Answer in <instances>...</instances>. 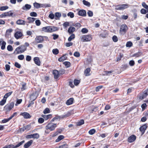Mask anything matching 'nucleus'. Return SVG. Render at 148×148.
Returning a JSON list of instances; mask_svg holds the SVG:
<instances>
[{
  "instance_id": "obj_16",
  "label": "nucleus",
  "mask_w": 148,
  "mask_h": 148,
  "mask_svg": "<svg viewBox=\"0 0 148 148\" xmlns=\"http://www.w3.org/2000/svg\"><path fill=\"white\" fill-rule=\"evenodd\" d=\"M33 142V140H31L27 142L24 145V148H28L32 145Z\"/></svg>"
},
{
  "instance_id": "obj_32",
  "label": "nucleus",
  "mask_w": 148,
  "mask_h": 148,
  "mask_svg": "<svg viewBox=\"0 0 148 148\" xmlns=\"http://www.w3.org/2000/svg\"><path fill=\"white\" fill-rule=\"evenodd\" d=\"M64 138V136L63 135H60L58 137V138L56 140V142H58L61 140L63 139Z\"/></svg>"
},
{
  "instance_id": "obj_60",
  "label": "nucleus",
  "mask_w": 148,
  "mask_h": 148,
  "mask_svg": "<svg viewBox=\"0 0 148 148\" xmlns=\"http://www.w3.org/2000/svg\"><path fill=\"white\" fill-rule=\"evenodd\" d=\"M147 12V10H146L145 9L143 8L140 10V13L142 14H145Z\"/></svg>"
},
{
  "instance_id": "obj_11",
  "label": "nucleus",
  "mask_w": 148,
  "mask_h": 148,
  "mask_svg": "<svg viewBox=\"0 0 148 148\" xmlns=\"http://www.w3.org/2000/svg\"><path fill=\"white\" fill-rule=\"evenodd\" d=\"M34 63L37 65L40 66V65L41 62L39 58L38 57H35L34 58Z\"/></svg>"
},
{
  "instance_id": "obj_37",
  "label": "nucleus",
  "mask_w": 148,
  "mask_h": 148,
  "mask_svg": "<svg viewBox=\"0 0 148 148\" xmlns=\"http://www.w3.org/2000/svg\"><path fill=\"white\" fill-rule=\"evenodd\" d=\"M6 44V43L5 41H3L2 42V45L1 47V49L2 50H3L5 49Z\"/></svg>"
},
{
  "instance_id": "obj_62",
  "label": "nucleus",
  "mask_w": 148,
  "mask_h": 148,
  "mask_svg": "<svg viewBox=\"0 0 148 148\" xmlns=\"http://www.w3.org/2000/svg\"><path fill=\"white\" fill-rule=\"evenodd\" d=\"M88 15L89 17H91L93 15V12L90 10H89L87 12Z\"/></svg>"
},
{
  "instance_id": "obj_35",
  "label": "nucleus",
  "mask_w": 148,
  "mask_h": 148,
  "mask_svg": "<svg viewBox=\"0 0 148 148\" xmlns=\"http://www.w3.org/2000/svg\"><path fill=\"white\" fill-rule=\"evenodd\" d=\"M34 7L37 9L39 8L40 7V4L35 2L33 4Z\"/></svg>"
},
{
  "instance_id": "obj_31",
  "label": "nucleus",
  "mask_w": 148,
  "mask_h": 148,
  "mask_svg": "<svg viewBox=\"0 0 148 148\" xmlns=\"http://www.w3.org/2000/svg\"><path fill=\"white\" fill-rule=\"evenodd\" d=\"M55 19L56 20L59 19V18L61 16V14L60 12H57L55 13Z\"/></svg>"
},
{
  "instance_id": "obj_8",
  "label": "nucleus",
  "mask_w": 148,
  "mask_h": 148,
  "mask_svg": "<svg viewBox=\"0 0 148 148\" xmlns=\"http://www.w3.org/2000/svg\"><path fill=\"white\" fill-rule=\"evenodd\" d=\"M20 115L23 116L24 118L25 119H29L31 117V116L30 114L27 112H21Z\"/></svg>"
},
{
  "instance_id": "obj_15",
  "label": "nucleus",
  "mask_w": 148,
  "mask_h": 148,
  "mask_svg": "<svg viewBox=\"0 0 148 148\" xmlns=\"http://www.w3.org/2000/svg\"><path fill=\"white\" fill-rule=\"evenodd\" d=\"M53 73L54 76V78L57 79L59 77V73L58 71L55 70L53 71Z\"/></svg>"
},
{
  "instance_id": "obj_59",
  "label": "nucleus",
  "mask_w": 148,
  "mask_h": 148,
  "mask_svg": "<svg viewBox=\"0 0 148 148\" xmlns=\"http://www.w3.org/2000/svg\"><path fill=\"white\" fill-rule=\"evenodd\" d=\"M10 120H11V119H10V118L9 117V118H8V119H3L2 121V122L3 123H6L9 121Z\"/></svg>"
},
{
  "instance_id": "obj_29",
  "label": "nucleus",
  "mask_w": 148,
  "mask_h": 148,
  "mask_svg": "<svg viewBox=\"0 0 148 148\" xmlns=\"http://www.w3.org/2000/svg\"><path fill=\"white\" fill-rule=\"evenodd\" d=\"M71 114L70 112H68L66 114H65L64 115H62L61 116V118H66L70 116Z\"/></svg>"
},
{
  "instance_id": "obj_34",
  "label": "nucleus",
  "mask_w": 148,
  "mask_h": 148,
  "mask_svg": "<svg viewBox=\"0 0 148 148\" xmlns=\"http://www.w3.org/2000/svg\"><path fill=\"white\" fill-rule=\"evenodd\" d=\"M83 3L84 4L88 7H90V2L87 1L85 0H83Z\"/></svg>"
},
{
  "instance_id": "obj_6",
  "label": "nucleus",
  "mask_w": 148,
  "mask_h": 148,
  "mask_svg": "<svg viewBox=\"0 0 148 148\" xmlns=\"http://www.w3.org/2000/svg\"><path fill=\"white\" fill-rule=\"evenodd\" d=\"M14 106V103L12 102L9 104H7L4 107V109L7 111H8L11 110Z\"/></svg>"
},
{
  "instance_id": "obj_19",
  "label": "nucleus",
  "mask_w": 148,
  "mask_h": 148,
  "mask_svg": "<svg viewBox=\"0 0 148 148\" xmlns=\"http://www.w3.org/2000/svg\"><path fill=\"white\" fill-rule=\"evenodd\" d=\"M86 12L84 10H81L79 11L78 14L80 16H86Z\"/></svg>"
},
{
  "instance_id": "obj_64",
  "label": "nucleus",
  "mask_w": 148,
  "mask_h": 148,
  "mask_svg": "<svg viewBox=\"0 0 148 148\" xmlns=\"http://www.w3.org/2000/svg\"><path fill=\"white\" fill-rule=\"evenodd\" d=\"M69 23L67 22L64 23L63 24L64 27L65 28L67 26H69Z\"/></svg>"
},
{
  "instance_id": "obj_61",
  "label": "nucleus",
  "mask_w": 148,
  "mask_h": 148,
  "mask_svg": "<svg viewBox=\"0 0 148 148\" xmlns=\"http://www.w3.org/2000/svg\"><path fill=\"white\" fill-rule=\"evenodd\" d=\"M48 17L51 19H53L54 18V15L52 13H50Z\"/></svg>"
},
{
  "instance_id": "obj_30",
  "label": "nucleus",
  "mask_w": 148,
  "mask_h": 148,
  "mask_svg": "<svg viewBox=\"0 0 148 148\" xmlns=\"http://www.w3.org/2000/svg\"><path fill=\"white\" fill-rule=\"evenodd\" d=\"M67 57L66 55H64L58 59V61L60 62H62L66 59Z\"/></svg>"
},
{
  "instance_id": "obj_38",
  "label": "nucleus",
  "mask_w": 148,
  "mask_h": 148,
  "mask_svg": "<svg viewBox=\"0 0 148 148\" xmlns=\"http://www.w3.org/2000/svg\"><path fill=\"white\" fill-rule=\"evenodd\" d=\"M12 93V92H10L8 93H6L4 96L3 98L5 99H6V100L7 98L9 97L10 96Z\"/></svg>"
},
{
  "instance_id": "obj_55",
  "label": "nucleus",
  "mask_w": 148,
  "mask_h": 148,
  "mask_svg": "<svg viewBox=\"0 0 148 148\" xmlns=\"http://www.w3.org/2000/svg\"><path fill=\"white\" fill-rule=\"evenodd\" d=\"M7 49L9 51H12L13 50V48L11 45H9L7 47Z\"/></svg>"
},
{
  "instance_id": "obj_12",
  "label": "nucleus",
  "mask_w": 148,
  "mask_h": 148,
  "mask_svg": "<svg viewBox=\"0 0 148 148\" xmlns=\"http://www.w3.org/2000/svg\"><path fill=\"white\" fill-rule=\"evenodd\" d=\"M136 136L133 135L129 137L128 138L127 140L129 143H132L136 140Z\"/></svg>"
},
{
  "instance_id": "obj_43",
  "label": "nucleus",
  "mask_w": 148,
  "mask_h": 148,
  "mask_svg": "<svg viewBox=\"0 0 148 148\" xmlns=\"http://www.w3.org/2000/svg\"><path fill=\"white\" fill-rule=\"evenodd\" d=\"M64 64L67 68H68L70 66L71 63L69 62H64Z\"/></svg>"
},
{
  "instance_id": "obj_47",
  "label": "nucleus",
  "mask_w": 148,
  "mask_h": 148,
  "mask_svg": "<svg viewBox=\"0 0 148 148\" xmlns=\"http://www.w3.org/2000/svg\"><path fill=\"white\" fill-rule=\"evenodd\" d=\"M142 5V6L147 10V12H148V5H147L145 2H143Z\"/></svg>"
},
{
  "instance_id": "obj_27",
  "label": "nucleus",
  "mask_w": 148,
  "mask_h": 148,
  "mask_svg": "<svg viewBox=\"0 0 148 148\" xmlns=\"http://www.w3.org/2000/svg\"><path fill=\"white\" fill-rule=\"evenodd\" d=\"M90 68H87L84 71V74L86 76H88L90 75L89 73L90 72Z\"/></svg>"
},
{
  "instance_id": "obj_50",
  "label": "nucleus",
  "mask_w": 148,
  "mask_h": 148,
  "mask_svg": "<svg viewBox=\"0 0 148 148\" xmlns=\"http://www.w3.org/2000/svg\"><path fill=\"white\" fill-rule=\"evenodd\" d=\"M72 25L75 27H77L78 28H79L81 26L80 24L79 23H73Z\"/></svg>"
},
{
  "instance_id": "obj_57",
  "label": "nucleus",
  "mask_w": 148,
  "mask_h": 148,
  "mask_svg": "<svg viewBox=\"0 0 148 148\" xmlns=\"http://www.w3.org/2000/svg\"><path fill=\"white\" fill-rule=\"evenodd\" d=\"M80 82V81L79 80H77V79H75L74 81V84L76 85H77Z\"/></svg>"
},
{
  "instance_id": "obj_41",
  "label": "nucleus",
  "mask_w": 148,
  "mask_h": 148,
  "mask_svg": "<svg viewBox=\"0 0 148 148\" xmlns=\"http://www.w3.org/2000/svg\"><path fill=\"white\" fill-rule=\"evenodd\" d=\"M84 123V121L83 119L80 120L79 122L77 123V126H80Z\"/></svg>"
},
{
  "instance_id": "obj_1",
  "label": "nucleus",
  "mask_w": 148,
  "mask_h": 148,
  "mask_svg": "<svg viewBox=\"0 0 148 148\" xmlns=\"http://www.w3.org/2000/svg\"><path fill=\"white\" fill-rule=\"evenodd\" d=\"M27 50V47L24 45H21L16 48L13 52L14 54H18L23 53Z\"/></svg>"
},
{
  "instance_id": "obj_9",
  "label": "nucleus",
  "mask_w": 148,
  "mask_h": 148,
  "mask_svg": "<svg viewBox=\"0 0 148 148\" xmlns=\"http://www.w3.org/2000/svg\"><path fill=\"white\" fill-rule=\"evenodd\" d=\"M43 40V37L41 36H37L35 38V41L37 43L42 42Z\"/></svg>"
},
{
  "instance_id": "obj_24",
  "label": "nucleus",
  "mask_w": 148,
  "mask_h": 148,
  "mask_svg": "<svg viewBox=\"0 0 148 148\" xmlns=\"http://www.w3.org/2000/svg\"><path fill=\"white\" fill-rule=\"evenodd\" d=\"M36 93H33L32 94V95L30 96V99L31 100H32L33 101H34L35 100L37 96L36 95Z\"/></svg>"
},
{
  "instance_id": "obj_22",
  "label": "nucleus",
  "mask_w": 148,
  "mask_h": 148,
  "mask_svg": "<svg viewBox=\"0 0 148 148\" xmlns=\"http://www.w3.org/2000/svg\"><path fill=\"white\" fill-rule=\"evenodd\" d=\"M74 99L73 98H70L67 100L66 104L67 105H69L72 104L73 101Z\"/></svg>"
},
{
  "instance_id": "obj_2",
  "label": "nucleus",
  "mask_w": 148,
  "mask_h": 148,
  "mask_svg": "<svg viewBox=\"0 0 148 148\" xmlns=\"http://www.w3.org/2000/svg\"><path fill=\"white\" fill-rule=\"evenodd\" d=\"M56 127L57 125L56 124L50 122L48 123L46 126L45 129L46 130H49L50 131H52L55 130Z\"/></svg>"
},
{
  "instance_id": "obj_58",
  "label": "nucleus",
  "mask_w": 148,
  "mask_h": 148,
  "mask_svg": "<svg viewBox=\"0 0 148 148\" xmlns=\"http://www.w3.org/2000/svg\"><path fill=\"white\" fill-rule=\"evenodd\" d=\"M32 135L33 138H38L39 137V135L38 133L34 134Z\"/></svg>"
},
{
  "instance_id": "obj_63",
  "label": "nucleus",
  "mask_w": 148,
  "mask_h": 148,
  "mask_svg": "<svg viewBox=\"0 0 148 148\" xmlns=\"http://www.w3.org/2000/svg\"><path fill=\"white\" fill-rule=\"evenodd\" d=\"M30 15L31 16L36 17L37 16V14L36 12H32L30 13Z\"/></svg>"
},
{
  "instance_id": "obj_56",
  "label": "nucleus",
  "mask_w": 148,
  "mask_h": 148,
  "mask_svg": "<svg viewBox=\"0 0 148 148\" xmlns=\"http://www.w3.org/2000/svg\"><path fill=\"white\" fill-rule=\"evenodd\" d=\"M60 75H62L65 73V70L63 69H61L58 71Z\"/></svg>"
},
{
  "instance_id": "obj_53",
  "label": "nucleus",
  "mask_w": 148,
  "mask_h": 148,
  "mask_svg": "<svg viewBox=\"0 0 148 148\" xmlns=\"http://www.w3.org/2000/svg\"><path fill=\"white\" fill-rule=\"evenodd\" d=\"M43 112L44 114H46L49 113L50 111L49 108H47L44 110Z\"/></svg>"
},
{
  "instance_id": "obj_46",
  "label": "nucleus",
  "mask_w": 148,
  "mask_h": 148,
  "mask_svg": "<svg viewBox=\"0 0 148 148\" xmlns=\"http://www.w3.org/2000/svg\"><path fill=\"white\" fill-rule=\"evenodd\" d=\"M95 132V130L93 129L90 130L88 132V133L90 135H93Z\"/></svg>"
},
{
  "instance_id": "obj_18",
  "label": "nucleus",
  "mask_w": 148,
  "mask_h": 148,
  "mask_svg": "<svg viewBox=\"0 0 148 148\" xmlns=\"http://www.w3.org/2000/svg\"><path fill=\"white\" fill-rule=\"evenodd\" d=\"M25 21L22 19H18L16 22L17 24L19 25H24L26 24Z\"/></svg>"
},
{
  "instance_id": "obj_21",
  "label": "nucleus",
  "mask_w": 148,
  "mask_h": 148,
  "mask_svg": "<svg viewBox=\"0 0 148 148\" xmlns=\"http://www.w3.org/2000/svg\"><path fill=\"white\" fill-rule=\"evenodd\" d=\"M42 116L43 117L45 120H47L49 119H51L52 116V114H49L47 115H42Z\"/></svg>"
},
{
  "instance_id": "obj_52",
  "label": "nucleus",
  "mask_w": 148,
  "mask_h": 148,
  "mask_svg": "<svg viewBox=\"0 0 148 148\" xmlns=\"http://www.w3.org/2000/svg\"><path fill=\"white\" fill-rule=\"evenodd\" d=\"M18 58L20 60H23L24 58V56L22 54L18 56Z\"/></svg>"
},
{
  "instance_id": "obj_49",
  "label": "nucleus",
  "mask_w": 148,
  "mask_h": 148,
  "mask_svg": "<svg viewBox=\"0 0 148 148\" xmlns=\"http://www.w3.org/2000/svg\"><path fill=\"white\" fill-rule=\"evenodd\" d=\"M67 16L71 18H73L74 17V13L71 12H70L67 14Z\"/></svg>"
},
{
  "instance_id": "obj_10",
  "label": "nucleus",
  "mask_w": 148,
  "mask_h": 148,
  "mask_svg": "<svg viewBox=\"0 0 148 148\" xmlns=\"http://www.w3.org/2000/svg\"><path fill=\"white\" fill-rule=\"evenodd\" d=\"M147 127L146 124H145L144 125L140 126L139 128L140 131L142 133V134H143L145 132V131Z\"/></svg>"
},
{
  "instance_id": "obj_17",
  "label": "nucleus",
  "mask_w": 148,
  "mask_h": 148,
  "mask_svg": "<svg viewBox=\"0 0 148 148\" xmlns=\"http://www.w3.org/2000/svg\"><path fill=\"white\" fill-rule=\"evenodd\" d=\"M58 30L57 27L55 26H49V33L54 32Z\"/></svg>"
},
{
  "instance_id": "obj_20",
  "label": "nucleus",
  "mask_w": 148,
  "mask_h": 148,
  "mask_svg": "<svg viewBox=\"0 0 148 148\" xmlns=\"http://www.w3.org/2000/svg\"><path fill=\"white\" fill-rule=\"evenodd\" d=\"M75 30V28L73 27H70L68 29V32L70 34H72Z\"/></svg>"
},
{
  "instance_id": "obj_4",
  "label": "nucleus",
  "mask_w": 148,
  "mask_h": 148,
  "mask_svg": "<svg viewBox=\"0 0 148 148\" xmlns=\"http://www.w3.org/2000/svg\"><path fill=\"white\" fill-rule=\"evenodd\" d=\"M92 39L91 36L90 35H84L83 36L82 38V40L83 42L90 41Z\"/></svg>"
},
{
  "instance_id": "obj_3",
  "label": "nucleus",
  "mask_w": 148,
  "mask_h": 148,
  "mask_svg": "<svg viewBox=\"0 0 148 148\" xmlns=\"http://www.w3.org/2000/svg\"><path fill=\"white\" fill-rule=\"evenodd\" d=\"M128 29V28L127 25L125 24H123L121 25L120 27L119 33L121 35L125 34Z\"/></svg>"
},
{
  "instance_id": "obj_33",
  "label": "nucleus",
  "mask_w": 148,
  "mask_h": 148,
  "mask_svg": "<svg viewBox=\"0 0 148 148\" xmlns=\"http://www.w3.org/2000/svg\"><path fill=\"white\" fill-rule=\"evenodd\" d=\"M61 116H58V115L56 116V117L53 118L51 120V122H52L54 121L55 120H59L61 118Z\"/></svg>"
},
{
  "instance_id": "obj_26",
  "label": "nucleus",
  "mask_w": 148,
  "mask_h": 148,
  "mask_svg": "<svg viewBox=\"0 0 148 148\" xmlns=\"http://www.w3.org/2000/svg\"><path fill=\"white\" fill-rule=\"evenodd\" d=\"M42 31L46 32H49V26L44 27L42 28Z\"/></svg>"
},
{
  "instance_id": "obj_40",
  "label": "nucleus",
  "mask_w": 148,
  "mask_h": 148,
  "mask_svg": "<svg viewBox=\"0 0 148 148\" xmlns=\"http://www.w3.org/2000/svg\"><path fill=\"white\" fill-rule=\"evenodd\" d=\"M9 8V7L7 6H3L0 8V10L1 11L5 10Z\"/></svg>"
},
{
  "instance_id": "obj_36",
  "label": "nucleus",
  "mask_w": 148,
  "mask_h": 148,
  "mask_svg": "<svg viewBox=\"0 0 148 148\" xmlns=\"http://www.w3.org/2000/svg\"><path fill=\"white\" fill-rule=\"evenodd\" d=\"M7 16H12L13 13L12 12V11L10 10L8 12H5Z\"/></svg>"
},
{
  "instance_id": "obj_28",
  "label": "nucleus",
  "mask_w": 148,
  "mask_h": 148,
  "mask_svg": "<svg viewBox=\"0 0 148 148\" xmlns=\"http://www.w3.org/2000/svg\"><path fill=\"white\" fill-rule=\"evenodd\" d=\"M142 53L141 51H138L137 53H136L133 55V57H139L141 56L142 55Z\"/></svg>"
},
{
  "instance_id": "obj_45",
  "label": "nucleus",
  "mask_w": 148,
  "mask_h": 148,
  "mask_svg": "<svg viewBox=\"0 0 148 148\" xmlns=\"http://www.w3.org/2000/svg\"><path fill=\"white\" fill-rule=\"evenodd\" d=\"M6 99H5L3 98V99H2L1 101H0V105L1 106H3L5 103L6 102Z\"/></svg>"
},
{
  "instance_id": "obj_14",
  "label": "nucleus",
  "mask_w": 148,
  "mask_h": 148,
  "mask_svg": "<svg viewBox=\"0 0 148 148\" xmlns=\"http://www.w3.org/2000/svg\"><path fill=\"white\" fill-rule=\"evenodd\" d=\"M31 8V5L28 4H26L24 6H23L21 9L27 11L29 10Z\"/></svg>"
},
{
  "instance_id": "obj_7",
  "label": "nucleus",
  "mask_w": 148,
  "mask_h": 148,
  "mask_svg": "<svg viewBox=\"0 0 148 148\" xmlns=\"http://www.w3.org/2000/svg\"><path fill=\"white\" fill-rule=\"evenodd\" d=\"M148 95V88L145 90L143 93L139 97L140 99H143L145 98Z\"/></svg>"
},
{
  "instance_id": "obj_42",
  "label": "nucleus",
  "mask_w": 148,
  "mask_h": 148,
  "mask_svg": "<svg viewBox=\"0 0 148 148\" xmlns=\"http://www.w3.org/2000/svg\"><path fill=\"white\" fill-rule=\"evenodd\" d=\"M112 40L114 42H116L118 41V39L116 36L114 35L112 37Z\"/></svg>"
},
{
  "instance_id": "obj_54",
  "label": "nucleus",
  "mask_w": 148,
  "mask_h": 148,
  "mask_svg": "<svg viewBox=\"0 0 148 148\" xmlns=\"http://www.w3.org/2000/svg\"><path fill=\"white\" fill-rule=\"evenodd\" d=\"M44 121V119L42 118H40L38 120V122L39 123H43Z\"/></svg>"
},
{
  "instance_id": "obj_39",
  "label": "nucleus",
  "mask_w": 148,
  "mask_h": 148,
  "mask_svg": "<svg viewBox=\"0 0 148 148\" xmlns=\"http://www.w3.org/2000/svg\"><path fill=\"white\" fill-rule=\"evenodd\" d=\"M75 35L74 34H72L68 38V41H71L72 39H74L75 38Z\"/></svg>"
},
{
  "instance_id": "obj_23",
  "label": "nucleus",
  "mask_w": 148,
  "mask_h": 148,
  "mask_svg": "<svg viewBox=\"0 0 148 148\" xmlns=\"http://www.w3.org/2000/svg\"><path fill=\"white\" fill-rule=\"evenodd\" d=\"M27 19L28 21L27 23H30L34 22L36 18H34L29 17L27 18Z\"/></svg>"
},
{
  "instance_id": "obj_48",
  "label": "nucleus",
  "mask_w": 148,
  "mask_h": 148,
  "mask_svg": "<svg viewBox=\"0 0 148 148\" xmlns=\"http://www.w3.org/2000/svg\"><path fill=\"white\" fill-rule=\"evenodd\" d=\"M53 53L55 55H57L59 53V50L57 49H53L52 50Z\"/></svg>"
},
{
  "instance_id": "obj_51",
  "label": "nucleus",
  "mask_w": 148,
  "mask_h": 148,
  "mask_svg": "<svg viewBox=\"0 0 148 148\" xmlns=\"http://www.w3.org/2000/svg\"><path fill=\"white\" fill-rule=\"evenodd\" d=\"M81 32L83 34H86L88 32V30L86 28H83L81 30Z\"/></svg>"
},
{
  "instance_id": "obj_44",
  "label": "nucleus",
  "mask_w": 148,
  "mask_h": 148,
  "mask_svg": "<svg viewBox=\"0 0 148 148\" xmlns=\"http://www.w3.org/2000/svg\"><path fill=\"white\" fill-rule=\"evenodd\" d=\"M133 45L132 42L131 41L127 42L126 45L127 47H130L132 46Z\"/></svg>"
},
{
  "instance_id": "obj_5",
  "label": "nucleus",
  "mask_w": 148,
  "mask_h": 148,
  "mask_svg": "<svg viewBox=\"0 0 148 148\" xmlns=\"http://www.w3.org/2000/svg\"><path fill=\"white\" fill-rule=\"evenodd\" d=\"M130 5L128 4H123L116 6V9L117 10H123L129 7Z\"/></svg>"
},
{
  "instance_id": "obj_13",
  "label": "nucleus",
  "mask_w": 148,
  "mask_h": 148,
  "mask_svg": "<svg viewBox=\"0 0 148 148\" xmlns=\"http://www.w3.org/2000/svg\"><path fill=\"white\" fill-rule=\"evenodd\" d=\"M23 35V34L21 32L17 31L15 33L14 36L16 39H18L22 36Z\"/></svg>"
},
{
  "instance_id": "obj_25",
  "label": "nucleus",
  "mask_w": 148,
  "mask_h": 148,
  "mask_svg": "<svg viewBox=\"0 0 148 148\" xmlns=\"http://www.w3.org/2000/svg\"><path fill=\"white\" fill-rule=\"evenodd\" d=\"M22 87L21 88V91H23L27 89L26 83L23 82L22 83Z\"/></svg>"
}]
</instances>
